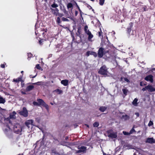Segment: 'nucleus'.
<instances>
[{
    "instance_id": "nucleus-1",
    "label": "nucleus",
    "mask_w": 155,
    "mask_h": 155,
    "mask_svg": "<svg viewBox=\"0 0 155 155\" xmlns=\"http://www.w3.org/2000/svg\"><path fill=\"white\" fill-rule=\"evenodd\" d=\"M22 129L21 126L18 124H16L13 126V130L14 132L17 134L20 133L22 131Z\"/></svg>"
},
{
    "instance_id": "nucleus-2",
    "label": "nucleus",
    "mask_w": 155,
    "mask_h": 155,
    "mask_svg": "<svg viewBox=\"0 0 155 155\" xmlns=\"http://www.w3.org/2000/svg\"><path fill=\"white\" fill-rule=\"evenodd\" d=\"M98 72L100 74L104 75H107L108 73L107 68L104 65L102 66L101 68Z\"/></svg>"
},
{
    "instance_id": "nucleus-3",
    "label": "nucleus",
    "mask_w": 155,
    "mask_h": 155,
    "mask_svg": "<svg viewBox=\"0 0 155 155\" xmlns=\"http://www.w3.org/2000/svg\"><path fill=\"white\" fill-rule=\"evenodd\" d=\"M16 114V113L15 111H13L12 113H11L10 114L9 116V118H7L6 119V120L9 122V126L12 125V121L11 120H10L11 119H14L15 118V115Z\"/></svg>"
},
{
    "instance_id": "nucleus-4",
    "label": "nucleus",
    "mask_w": 155,
    "mask_h": 155,
    "mask_svg": "<svg viewBox=\"0 0 155 155\" xmlns=\"http://www.w3.org/2000/svg\"><path fill=\"white\" fill-rule=\"evenodd\" d=\"M39 105H41L45 107L47 111L49 110V107L44 101L41 99H37Z\"/></svg>"
},
{
    "instance_id": "nucleus-5",
    "label": "nucleus",
    "mask_w": 155,
    "mask_h": 155,
    "mask_svg": "<svg viewBox=\"0 0 155 155\" xmlns=\"http://www.w3.org/2000/svg\"><path fill=\"white\" fill-rule=\"evenodd\" d=\"M108 51H104V49L102 48H99L98 52V55L99 57H102L104 55V54H106L107 53H108Z\"/></svg>"
},
{
    "instance_id": "nucleus-6",
    "label": "nucleus",
    "mask_w": 155,
    "mask_h": 155,
    "mask_svg": "<svg viewBox=\"0 0 155 155\" xmlns=\"http://www.w3.org/2000/svg\"><path fill=\"white\" fill-rule=\"evenodd\" d=\"M18 113L25 117H27L28 114V111L25 107H23L22 110L19 111Z\"/></svg>"
},
{
    "instance_id": "nucleus-7",
    "label": "nucleus",
    "mask_w": 155,
    "mask_h": 155,
    "mask_svg": "<svg viewBox=\"0 0 155 155\" xmlns=\"http://www.w3.org/2000/svg\"><path fill=\"white\" fill-rule=\"evenodd\" d=\"M86 147L84 146H82L81 147H79L78 148L79 150L76 151V153H84L86 151Z\"/></svg>"
},
{
    "instance_id": "nucleus-8",
    "label": "nucleus",
    "mask_w": 155,
    "mask_h": 155,
    "mask_svg": "<svg viewBox=\"0 0 155 155\" xmlns=\"http://www.w3.org/2000/svg\"><path fill=\"white\" fill-rule=\"evenodd\" d=\"M33 121L32 120H27L25 122V124L27 126L28 128L29 129L30 127V126H35V125L33 124Z\"/></svg>"
},
{
    "instance_id": "nucleus-9",
    "label": "nucleus",
    "mask_w": 155,
    "mask_h": 155,
    "mask_svg": "<svg viewBox=\"0 0 155 155\" xmlns=\"http://www.w3.org/2000/svg\"><path fill=\"white\" fill-rule=\"evenodd\" d=\"M145 80L147 81H149L152 83L153 82V76L152 75H149L145 78Z\"/></svg>"
},
{
    "instance_id": "nucleus-10",
    "label": "nucleus",
    "mask_w": 155,
    "mask_h": 155,
    "mask_svg": "<svg viewBox=\"0 0 155 155\" xmlns=\"http://www.w3.org/2000/svg\"><path fill=\"white\" fill-rule=\"evenodd\" d=\"M147 90L149 92L155 91V88L151 85L147 86Z\"/></svg>"
},
{
    "instance_id": "nucleus-11",
    "label": "nucleus",
    "mask_w": 155,
    "mask_h": 155,
    "mask_svg": "<svg viewBox=\"0 0 155 155\" xmlns=\"http://www.w3.org/2000/svg\"><path fill=\"white\" fill-rule=\"evenodd\" d=\"M108 136L109 137H110L112 138H116L117 137V133L113 132L112 133H108Z\"/></svg>"
},
{
    "instance_id": "nucleus-12",
    "label": "nucleus",
    "mask_w": 155,
    "mask_h": 155,
    "mask_svg": "<svg viewBox=\"0 0 155 155\" xmlns=\"http://www.w3.org/2000/svg\"><path fill=\"white\" fill-rule=\"evenodd\" d=\"M155 142L153 138H149L147 139L146 142L150 143H153Z\"/></svg>"
},
{
    "instance_id": "nucleus-13",
    "label": "nucleus",
    "mask_w": 155,
    "mask_h": 155,
    "mask_svg": "<svg viewBox=\"0 0 155 155\" xmlns=\"http://www.w3.org/2000/svg\"><path fill=\"white\" fill-rule=\"evenodd\" d=\"M51 11L52 13L57 16L58 14V11L59 10L58 8H56L55 9H51Z\"/></svg>"
},
{
    "instance_id": "nucleus-14",
    "label": "nucleus",
    "mask_w": 155,
    "mask_h": 155,
    "mask_svg": "<svg viewBox=\"0 0 155 155\" xmlns=\"http://www.w3.org/2000/svg\"><path fill=\"white\" fill-rule=\"evenodd\" d=\"M43 32H42V35H43V36L46 39L47 38V35H46V36L45 35H46V32H47V29H42V30H41Z\"/></svg>"
},
{
    "instance_id": "nucleus-15",
    "label": "nucleus",
    "mask_w": 155,
    "mask_h": 155,
    "mask_svg": "<svg viewBox=\"0 0 155 155\" xmlns=\"http://www.w3.org/2000/svg\"><path fill=\"white\" fill-rule=\"evenodd\" d=\"M130 118V116L127 114L123 115L122 117V118L124 120H129Z\"/></svg>"
},
{
    "instance_id": "nucleus-16",
    "label": "nucleus",
    "mask_w": 155,
    "mask_h": 155,
    "mask_svg": "<svg viewBox=\"0 0 155 155\" xmlns=\"http://www.w3.org/2000/svg\"><path fill=\"white\" fill-rule=\"evenodd\" d=\"M61 83L64 86H66L68 85V81L67 80H62L61 81Z\"/></svg>"
},
{
    "instance_id": "nucleus-17",
    "label": "nucleus",
    "mask_w": 155,
    "mask_h": 155,
    "mask_svg": "<svg viewBox=\"0 0 155 155\" xmlns=\"http://www.w3.org/2000/svg\"><path fill=\"white\" fill-rule=\"evenodd\" d=\"M22 79V76H20L17 79H13V81L18 83L19 82V81H21Z\"/></svg>"
},
{
    "instance_id": "nucleus-18",
    "label": "nucleus",
    "mask_w": 155,
    "mask_h": 155,
    "mask_svg": "<svg viewBox=\"0 0 155 155\" xmlns=\"http://www.w3.org/2000/svg\"><path fill=\"white\" fill-rule=\"evenodd\" d=\"M107 107L105 106H101L100 107L99 110L102 112H104L107 109Z\"/></svg>"
},
{
    "instance_id": "nucleus-19",
    "label": "nucleus",
    "mask_w": 155,
    "mask_h": 155,
    "mask_svg": "<svg viewBox=\"0 0 155 155\" xmlns=\"http://www.w3.org/2000/svg\"><path fill=\"white\" fill-rule=\"evenodd\" d=\"M87 34L88 35V40L89 41H91V39L93 37V35L91 34V32Z\"/></svg>"
},
{
    "instance_id": "nucleus-20",
    "label": "nucleus",
    "mask_w": 155,
    "mask_h": 155,
    "mask_svg": "<svg viewBox=\"0 0 155 155\" xmlns=\"http://www.w3.org/2000/svg\"><path fill=\"white\" fill-rule=\"evenodd\" d=\"M34 88V86L33 85H29L26 88V90L27 91H29L32 90Z\"/></svg>"
},
{
    "instance_id": "nucleus-21",
    "label": "nucleus",
    "mask_w": 155,
    "mask_h": 155,
    "mask_svg": "<svg viewBox=\"0 0 155 155\" xmlns=\"http://www.w3.org/2000/svg\"><path fill=\"white\" fill-rule=\"evenodd\" d=\"M137 101L138 99L137 98H135L132 103V104L134 106H137L138 104V103H137Z\"/></svg>"
},
{
    "instance_id": "nucleus-22",
    "label": "nucleus",
    "mask_w": 155,
    "mask_h": 155,
    "mask_svg": "<svg viewBox=\"0 0 155 155\" xmlns=\"http://www.w3.org/2000/svg\"><path fill=\"white\" fill-rule=\"evenodd\" d=\"M84 30L85 33L87 34L90 32L88 30V26L87 25H85L84 26Z\"/></svg>"
},
{
    "instance_id": "nucleus-23",
    "label": "nucleus",
    "mask_w": 155,
    "mask_h": 155,
    "mask_svg": "<svg viewBox=\"0 0 155 155\" xmlns=\"http://www.w3.org/2000/svg\"><path fill=\"white\" fill-rule=\"evenodd\" d=\"M122 91L124 94L126 95L128 92V90L126 88H124L122 89Z\"/></svg>"
},
{
    "instance_id": "nucleus-24",
    "label": "nucleus",
    "mask_w": 155,
    "mask_h": 155,
    "mask_svg": "<svg viewBox=\"0 0 155 155\" xmlns=\"http://www.w3.org/2000/svg\"><path fill=\"white\" fill-rule=\"evenodd\" d=\"M54 91L57 93L58 94H61L62 92V91L59 89H57Z\"/></svg>"
},
{
    "instance_id": "nucleus-25",
    "label": "nucleus",
    "mask_w": 155,
    "mask_h": 155,
    "mask_svg": "<svg viewBox=\"0 0 155 155\" xmlns=\"http://www.w3.org/2000/svg\"><path fill=\"white\" fill-rule=\"evenodd\" d=\"M91 55H93L95 57L97 56V53L94 51H91Z\"/></svg>"
},
{
    "instance_id": "nucleus-26",
    "label": "nucleus",
    "mask_w": 155,
    "mask_h": 155,
    "mask_svg": "<svg viewBox=\"0 0 155 155\" xmlns=\"http://www.w3.org/2000/svg\"><path fill=\"white\" fill-rule=\"evenodd\" d=\"M105 0H99V4L101 5H103L104 2Z\"/></svg>"
},
{
    "instance_id": "nucleus-27",
    "label": "nucleus",
    "mask_w": 155,
    "mask_h": 155,
    "mask_svg": "<svg viewBox=\"0 0 155 155\" xmlns=\"http://www.w3.org/2000/svg\"><path fill=\"white\" fill-rule=\"evenodd\" d=\"M35 68L40 70H42V69L41 67L40 66L39 64H37L36 65Z\"/></svg>"
},
{
    "instance_id": "nucleus-28",
    "label": "nucleus",
    "mask_w": 155,
    "mask_h": 155,
    "mask_svg": "<svg viewBox=\"0 0 155 155\" xmlns=\"http://www.w3.org/2000/svg\"><path fill=\"white\" fill-rule=\"evenodd\" d=\"M5 102V99L1 97V103L4 104Z\"/></svg>"
},
{
    "instance_id": "nucleus-29",
    "label": "nucleus",
    "mask_w": 155,
    "mask_h": 155,
    "mask_svg": "<svg viewBox=\"0 0 155 155\" xmlns=\"http://www.w3.org/2000/svg\"><path fill=\"white\" fill-rule=\"evenodd\" d=\"M135 132V131L134 129V127H133L130 131V134H132L133 133Z\"/></svg>"
},
{
    "instance_id": "nucleus-30",
    "label": "nucleus",
    "mask_w": 155,
    "mask_h": 155,
    "mask_svg": "<svg viewBox=\"0 0 155 155\" xmlns=\"http://www.w3.org/2000/svg\"><path fill=\"white\" fill-rule=\"evenodd\" d=\"M99 125V124L98 122H95L94 124H93V126L94 127H97Z\"/></svg>"
},
{
    "instance_id": "nucleus-31",
    "label": "nucleus",
    "mask_w": 155,
    "mask_h": 155,
    "mask_svg": "<svg viewBox=\"0 0 155 155\" xmlns=\"http://www.w3.org/2000/svg\"><path fill=\"white\" fill-rule=\"evenodd\" d=\"M58 6V5L57 4H53L51 5V7L53 8H55Z\"/></svg>"
},
{
    "instance_id": "nucleus-32",
    "label": "nucleus",
    "mask_w": 155,
    "mask_h": 155,
    "mask_svg": "<svg viewBox=\"0 0 155 155\" xmlns=\"http://www.w3.org/2000/svg\"><path fill=\"white\" fill-rule=\"evenodd\" d=\"M127 149H130L132 148V146L130 145H127Z\"/></svg>"
},
{
    "instance_id": "nucleus-33",
    "label": "nucleus",
    "mask_w": 155,
    "mask_h": 155,
    "mask_svg": "<svg viewBox=\"0 0 155 155\" xmlns=\"http://www.w3.org/2000/svg\"><path fill=\"white\" fill-rule=\"evenodd\" d=\"M123 133L124 135H128L130 134V132L128 133L124 131H123Z\"/></svg>"
},
{
    "instance_id": "nucleus-34",
    "label": "nucleus",
    "mask_w": 155,
    "mask_h": 155,
    "mask_svg": "<svg viewBox=\"0 0 155 155\" xmlns=\"http://www.w3.org/2000/svg\"><path fill=\"white\" fill-rule=\"evenodd\" d=\"M72 7V5L71 3H69L68 4L67 7L68 8H71Z\"/></svg>"
},
{
    "instance_id": "nucleus-35",
    "label": "nucleus",
    "mask_w": 155,
    "mask_h": 155,
    "mask_svg": "<svg viewBox=\"0 0 155 155\" xmlns=\"http://www.w3.org/2000/svg\"><path fill=\"white\" fill-rule=\"evenodd\" d=\"M62 20L63 21H69V20L68 19L64 17L62 18Z\"/></svg>"
},
{
    "instance_id": "nucleus-36",
    "label": "nucleus",
    "mask_w": 155,
    "mask_h": 155,
    "mask_svg": "<svg viewBox=\"0 0 155 155\" xmlns=\"http://www.w3.org/2000/svg\"><path fill=\"white\" fill-rule=\"evenodd\" d=\"M6 64L4 63L3 64H2L1 65V67L2 68H4L5 66L6 65Z\"/></svg>"
},
{
    "instance_id": "nucleus-37",
    "label": "nucleus",
    "mask_w": 155,
    "mask_h": 155,
    "mask_svg": "<svg viewBox=\"0 0 155 155\" xmlns=\"http://www.w3.org/2000/svg\"><path fill=\"white\" fill-rule=\"evenodd\" d=\"M57 21L58 24L61 23V21L60 18L59 17H58L57 18Z\"/></svg>"
},
{
    "instance_id": "nucleus-38",
    "label": "nucleus",
    "mask_w": 155,
    "mask_h": 155,
    "mask_svg": "<svg viewBox=\"0 0 155 155\" xmlns=\"http://www.w3.org/2000/svg\"><path fill=\"white\" fill-rule=\"evenodd\" d=\"M153 124V122L151 121H150L148 124V126H151Z\"/></svg>"
},
{
    "instance_id": "nucleus-39",
    "label": "nucleus",
    "mask_w": 155,
    "mask_h": 155,
    "mask_svg": "<svg viewBox=\"0 0 155 155\" xmlns=\"http://www.w3.org/2000/svg\"><path fill=\"white\" fill-rule=\"evenodd\" d=\"M91 51H88L86 53V55L87 56H88L90 55H91Z\"/></svg>"
},
{
    "instance_id": "nucleus-40",
    "label": "nucleus",
    "mask_w": 155,
    "mask_h": 155,
    "mask_svg": "<svg viewBox=\"0 0 155 155\" xmlns=\"http://www.w3.org/2000/svg\"><path fill=\"white\" fill-rule=\"evenodd\" d=\"M146 90H147V86H146L145 87L143 88L142 89V90L143 91H145Z\"/></svg>"
},
{
    "instance_id": "nucleus-41",
    "label": "nucleus",
    "mask_w": 155,
    "mask_h": 155,
    "mask_svg": "<svg viewBox=\"0 0 155 155\" xmlns=\"http://www.w3.org/2000/svg\"><path fill=\"white\" fill-rule=\"evenodd\" d=\"M28 58H30L31 57V56H32V54L31 53H28Z\"/></svg>"
},
{
    "instance_id": "nucleus-42",
    "label": "nucleus",
    "mask_w": 155,
    "mask_h": 155,
    "mask_svg": "<svg viewBox=\"0 0 155 155\" xmlns=\"http://www.w3.org/2000/svg\"><path fill=\"white\" fill-rule=\"evenodd\" d=\"M33 104L34 105H39V104H38V102H33Z\"/></svg>"
},
{
    "instance_id": "nucleus-43",
    "label": "nucleus",
    "mask_w": 155,
    "mask_h": 155,
    "mask_svg": "<svg viewBox=\"0 0 155 155\" xmlns=\"http://www.w3.org/2000/svg\"><path fill=\"white\" fill-rule=\"evenodd\" d=\"M102 32L101 31V30L100 31L98 32V36L99 37L101 36L102 35Z\"/></svg>"
},
{
    "instance_id": "nucleus-44",
    "label": "nucleus",
    "mask_w": 155,
    "mask_h": 155,
    "mask_svg": "<svg viewBox=\"0 0 155 155\" xmlns=\"http://www.w3.org/2000/svg\"><path fill=\"white\" fill-rule=\"evenodd\" d=\"M44 41V40H42V39L40 40L39 41V44L40 45H41L42 43Z\"/></svg>"
},
{
    "instance_id": "nucleus-45",
    "label": "nucleus",
    "mask_w": 155,
    "mask_h": 155,
    "mask_svg": "<svg viewBox=\"0 0 155 155\" xmlns=\"http://www.w3.org/2000/svg\"><path fill=\"white\" fill-rule=\"evenodd\" d=\"M124 79L125 81L127 82H129V80L126 78H124Z\"/></svg>"
},
{
    "instance_id": "nucleus-46",
    "label": "nucleus",
    "mask_w": 155,
    "mask_h": 155,
    "mask_svg": "<svg viewBox=\"0 0 155 155\" xmlns=\"http://www.w3.org/2000/svg\"><path fill=\"white\" fill-rule=\"evenodd\" d=\"M36 75H37V74L35 76H32V75H30V78H34L36 77Z\"/></svg>"
},
{
    "instance_id": "nucleus-47",
    "label": "nucleus",
    "mask_w": 155,
    "mask_h": 155,
    "mask_svg": "<svg viewBox=\"0 0 155 155\" xmlns=\"http://www.w3.org/2000/svg\"><path fill=\"white\" fill-rule=\"evenodd\" d=\"M135 115H136L137 117H138L139 116V114L138 112H136L135 113Z\"/></svg>"
},
{
    "instance_id": "nucleus-48",
    "label": "nucleus",
    "mask_w": 155,
    "mask_h": 155,
    "mask_svg": "<svg viewBox=\"0 0 155 155\" xmlns=\"http://www.w3.org/2000/svg\"><path fill=\"white\" fill-rule=\"evenodd\" d=\"M140 85L141 86H143V85H145V84H143L142 83V82H141L140 83Z\"/></svg>"
},
{
    "instance_id": "nucleus-49",
    "label": "nucleus",
    "mask_w": 155,
    "mask_h": 155,
    "mask_svg": "<svg viewBox=\"0 0 155 155\" xmlns=\"http://www.w3.org/2000/svg\"><path fill=\"white\" fill-rule=\"evenodd\" d=\"M131 31V29L130 28H129L128 29V32L129 33Z\"/></svg>"
},
{
    "instance_id": "nucleus-50",
    "label": "nucleus",
    "mask_w": 155,
    "mask_h": 155,
    "mask_svg": "<svg viewBox=\"0 0 155 155\" xmlns=\"http://www.w3.org/2000/svg\"><path fill=\"white\" fill-rule=\"evenodd\" d=\"M103 155H110V154H107L104 152H103Z\"/></svg>"
},
{
    "instance_id": "nucleus-51",
    "label": "nucleus",
    "mask_w": 155,
    "mask_h": 155,
    "mask_svg": "<svg viewBox=\"0 0 155 155\" xmlns=\"http://www.w3.org/2000/svg\"><path fill=\"white\" fill-rule=\"evenodd\" d=\"M58 15H59L60 17H61L63 16V15L62 14H59L58 13Z\"/></svg>"
},
{
    "instance_id": "nucleus-52",
    "label": "nucleus",
    "mask_w": 155,
    "mask_h": 155,
    "mask_svg": "<svg viewBox=\"0 0 155 155\" xmlns=\"http://www.w3.org/2000/svg\"><path fill=\"white\" fill-rule=\"evenodd\" d=\"M39 82H37V83H33L32 84H38V83Z\"/></svg>"
},
{
    "instance_id": "nucleus-53",
    "label": "nucleus",
    "mask_w": 155,
    "mask_h": 155,
    "mask_svg": "<svg viewBox=\"0 0 155 155\" xmlns=\"http://www.w3.org/2000/svg\"><path fill=\"white\" fill-rule=\"evenodd\" d=\"M21 93L22 94H25L26 93L25 92H24L23 91H21Z\"/></svg>"
},
{
    "instance_id": "nucleus-54",
    "label": "nucleus",
    "mask_w": 155,
    "mask_h": 155,
    "mask_svg": "<svg viewBox=\"0 0 155 155\" xmlns=\"http://www.w3.org/2000/svg\"><path fill=\"white\" fill-rule=\"evenodd\" d=\"M0 109H1V110H5L4 109H3L2 108H1Z\"/></svg>"
},
{
    "instance_id": "nucleus-55",
    "label": "nucleus",
    "mask_w": 155,
    "mask_h": 155,
    "mask_svg": "<svg viewBox=\"0 0 155 155\" xmlns=\"http://www.w3.org/2000/svg\"><path fill=\"white\" fill-rule=\"evenodd\" d=\"M62 145H64V146H67V144H65V143H64L63 144H62Z\"/></svg>"
},
{
    "instance_id": "nucleus-56",
    "label": "nucleus",
    "mask_w": 155,
    "mask_h": 155,
    "mask_svg": "<svg viewBox=\"0 0 155 155\" xmlns=\"http://www.w3.org/2000/svg\"><path fill=\"white\" fill-rule=\"evenodd\" d=\"M85 125L87 127H89V126L87 124H85Z\"/></svg>"
},
{
    "instance_id": "nucleus-57",
    "label": "nucleus",
    "mask_w": 155,
    "mask_h": 155,
    "mask_svg": "<svg viewBox=\"0 0 155 155\" xmlns=\"http://www.w3.org/2000/svg\"><path fill=\"white\" fill-rule=\"evenodd\" d=\"M23 71H21V73H22V74L23 73Z\"/></svg>"
},
{
    "instance_id": "nucleus-58",
    "label": "nucleus",
    "mask_w": 155,
    "mask_h": 155,
    "mask_svg": "<svg viewBox=\"0 0 155 155\" xmlns=\"http://www.w3.org/2000/svg\"><path fill=\"white\" fill-rule=\"evenodd\" d=\"M51 104L52 105H53V103H51Z\"/></svg>"
},
{
    "instance_id": "nucleus-59",
    "label": "nucleus",
    "mask_w": 155,
    "mask_h": 155,
    "mask_svg": "<svg viewBox=\"0 0 155 155\" xmlns=\"http://www.w3.org/2000/svg\"><path fill=\"white\" fill-rule=\"evenodd\" d=\"M91 1H92V2H94V0H90Z\"/></svg>"
},
{
    "instance_id": "nucleus-60",
    "label": "nucleus",
    "mask_w": 155,
    "mask_h": 155,
    "mask_svg": "<svg viewBox=\"0 0 155 155\" xmlns=\"http://www.w3.org/2000/svg\"><path fill=\"white\" fill-rule=\"evenodd\" d=\"M8 128H9V129H11V128L10 127H8Z\"/></svg>"
},
{
    "instance_id": "nucleus-61",
    "label": "nucleus",
    "mask_w": 155,
    "mask_h": 155,
    "mask_svg": "<svg viewBox=\"0 0 155 155\" xmlns=\"http://www.w3.org/2000/svg\"><path fill=\"white\" fill-rule=\"evenodd\" d=\"M18 155H23V154H19Z\"/></svg>"
},
{
    "instance_id": "nucleus-62",
    "label": "nucleus",
    "mask_w": 155,
    "mask_h": 155,
    "mask_svg": "<svg viewBox=\"0 0 155 155\" xmlns=\"http://www.w3.org/2000/svg\"><path fill=\"white\" fill-rule=\"evenodd\" d=\"M38 141L37 142V145L38 144Z\"/></svg>"
},
{
    "instance_id": "nucleus-63",
    "label": "nucleus",
    "mask_w": 155,
    "mask_h": 155,
    "mask_svg": "<svg viewBox=\"0 0 155 155\" xmlns=\"http://www.w3.org/2000/svg\"><path fill=\"white\" fill-rule=\"evenodd\" d=\"M35 33L36 34V35H37V33H36V31H35Z\"/></svg>"
},
{
    "instance_id": "nucleus-64",
    "label": "nucleus",
    "mask_w": 155,
    "mask_h": 155,
    "mask_svg": "<svg viewBox=\"0 0 155 155\" xmlns=\"http://www.w3.org/2000/svg\"><path fill=\"white\" fill-rule=\"evenodd\" d=\"M134 155H135V153H134Z\"/></svg>"
}]
</instances>
